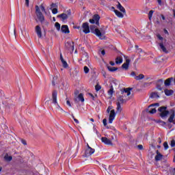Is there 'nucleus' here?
<instances>
[{
  "instance_id": "51",
  "label": "nucleus",
  "mask_w": 175,
  "mask_h": 175,
  "mask_svg": "<svg viewBox=\"0 0 175 175\" xmlns=\"http://www.w3.org/2000/svg\"><path fill=\"white\" fill-rule=\"evenodd\" d=\"M89 95H90V96H91V98H92V99L93 100H95V96H94V94L90 93Z\"/></svg>"
},
{
  "instance_id": "2",
  "label": "nucleus",
  "mask_w": 175,
  "mask_h": 175,
  "mask_svg": "<svg viewBox=\"0 0 175 175\" xmlns=\"http://www.w3.org/2000/svg\"><path fill=\"white\" fill-rule=\"evenodd\" d=\"M58 95V92L57 90H53L52 92V103L53 105H57L58 107V109H59L62 111H64V109L59 107V105H58V102L57 101V96Z\"/></svg>"
},
{
  "instance_id": "13",
  "label": "nucleus",
  "mask_w": 175,
  "mask_h": 175,
  "mask_svg": "<svg viewBox=\"0 0 175 175\" xmlns=\"http://www.w3.org/2000/svg\"><path fill=\"white\" fill-rule=\"evenodd\" d=\"M172 113L170 114V118H168V122L175 125V120H174L175 112L174 111H172Z\"/></svg>"
},
{
  "instance_id": "7",
  "label": "nucleus",
  "mask_w": 175,
  "mask_h": 175,
  "mask_svg": "<svg viewBox=\"0 0 175 175\" xmlns=\"http://www.w3.org/2000/svg\"><path fill=\"white\" fill-rule=\"evenodd\" d=\"M82 29H83V32L85 33V34L87 33H90V25L88 24V23H83L82 24V27H81Z\"/></svg>"
},
{
  "instance_id": "11",
  "label": "nucleus",
  "mask_w": 175,
  "mask_h": 175,
  "mask_svg": "<svg viewBox=\"0 0 175 175\" xmlns=\"http://www.w3.org/2000/svg\"><path fill=\"white\" fill-rule=\"evenodd\" d=\"M84 94L80 93L77 98H75V101L77 103L78 102H84Z\"/></svg>"
},
{
  "instance_id": "3",
  "label": "nucleus",
  "mask_w": 175,
  "mask_h": 175,
  "mask_svg": "<svg viewBox=\"0 0 175 175\" xmlns=\"http://www.w3.org/2000/svg\"><path fill=\"white\" fill-rule=\"evenodd\" d=\"M65 47L70 53H73L75 51V42L73 41H68L65 43Z\"/></svg>"
},
{
  "instance_id": "56",
  "label": "nucleus",
  "mask_w": 175,
  "mask_h": 175,
  "mask_svg": "<svg viewBox=\"0 0 175 175\" xmlns=\"http://www.w3.org/2000/svg\"><path fill=\"white\" fill-rule=\"evenodd\" d=\"M161 17L162 20H163V21L166 20V18L165 17V15L161 14Z\"/></svg>"
},
{
  "instance_id": "59",
  "label": "nucleus",
  "mask_w": 175,
  "mask_h": 175,
  "mask_svg": "<svg viewBox=\"0 0 175 175\" xmlns=\"http://www.w3.org/2000/svg\"><path fill=\"white\" fill-rule=\"evenodd\" d=\"M102 55H105L106 54V51L105 50L101 51Z\"/></svg>"
},
{
  "instance_id": "34",
  "label": "nucleus",
  "mask_w": 175,
  "mask_h": 175,
  "mask_svg": "<svg viewBox=\"0 0 175 175\" xmlns=\"http://www.w3.org/2000/svg\"><path fill=\"white\" fill-rule=\"evenodd\" d=\"M152 14H154V10H150L148 13L149 20H151V18H152Z\"/></svg>"
},
{
  "instance_id": "36",
  "label": "nucleus",
  "mask_w": 175,
  "mask_h": 175,
  "mask_svg": "<svg viewBox=\"0 0 175 175\" xmlns=\"http://www.w3.org/2000/svg\"><path fill=\"white\" fill-rule=\"evenodd\" d=\"M163 147H164V150H167L169 148V144H167V142H165L163 143Z\"/></svg>"
},
{
  "instance_id": "46",
  "label": "nucleus",
  "mask_w": 175,
  "mask_h": 175,
  "mask_svg": "<svg viewBox=\"0 0 175 175\" xmlns=\"http://www.w3.org/2000/svg\"><path fill=\"white\" fill-rule=\"evenodd\" d=\"M157 38L159 40H163V37H162L161 36H160V34H157Z\"/></svg>"
},
{
  "instance_id": "49",
  "label": "nucleus",
  "mask_w": 175,
  "mask_h": 175,
  "mask_svg": "<svg viewBox=\"0 0 175 175\" xmlns=\"http://www.w3.org/2000/svg\"><path fill=\"white\" fill-rule=\"evenodd\" d=\"M138 150H144L143 145L139 144L137 146Z\"/></svg>"
},
{
  "instance_id": "55",
  "label": "nucleus",
  "mask_w": 175,
  "mask_h": 175,
  "mask_svg": "<svg viewBox=\"0 0 175 175\" xmlns=\"http://www.w3.org/2000/svg\"><path fill=\"white\" fill-rule=\"evenodd\" d=\"M60 61L62 62V61H65V59H64V57H62V53L60 54Z\"/></svg>"
},
{
  "instance_id": "15",
  "label": "nucleus",
  "mask_w": 175,
  "mask_h": 175,
  "mask_svg": "<svg viewBox=\"0 0 175 175\" xmlns=\"http://www.w3.org/2000/svg\"><path fill=\"white\" fill-rule=\"evenodd\" d=\"M156 154L157 155L155 156L154 159L157 162H158V161H161V159L163 158V154H161L159 150H157L156 151Z\"/></svg>"
},
{
  "instance_id": "20",
  "label": "nucleus",
  "mask_w": 175,
  "mask_h": 175,
  "mask_svg": "<svg viewBox=\"0 0 175 175\" xmlns=\"http://www.w3.org/2000/svg\"><path fill=\"white\" fill-rule=\"evenodd\" d=\"M172 81H174L173 77L167 79L164 82L165 87H169V85H170V84L172 83Z\"/></svg>"
},
{
  "instance_id": "25",
  "label": "nucleus",
  "mask_w": 175,
  "mask_h": 175,
  "mask_svg": "<svg viewBox=\"0 0 175 175\" xmlns=\"http://www.w3.org/2000/svg\"><path fill=\"white\" fill-rule=\"evenodd\" d=\"M107 68L109 72H116V70H118V68L117 67H111L110 66H107Z\"/></svg>"
},
{
  "instance_id": "29",
  "label": "nucleus",
  "mask_w": 175,
  "mask_h": 175,
  "mask_svg": "<svg viewBox=\"0 0 175 175\" xmlns=\"http://www.w3.org/2000/svg\"><path fill=\"white\" fill-rule=\"evenodd\" d=\"M116 64L118 65L119 64H122V57H118L116 59Z\"/></svg>"
},
{
  "instance_id": "53",
  "label": "nucleus",
  "mask_w": 175,
  "mask_h": 175,
  "mask_svg": "<svg viewBox=\"0 0 175 175\" xmlns=\"http://www.w3.org/2000/svg\"><path fill=\"white\" fill-rule=\"evenodd\" d=\"M66 105H68V106H70V107H72V105L70 104V101L67 100L66 101Z\"/></svg>"
},
{
  "instance_id": "22",
  "label": "nucleus",
  "mask_w": 175,
  "mask_h": 175,
  "mask_svg": "<svg viewBox=\"0 0 175 175\" xmlns=\"http://www.w3.org/2000/svg\"><path fill=\"white\" fill-rule=\"evenodd\" d=\"M164 92H165V94L166 95V96H170V95H173V94H174V91L173 90H167V89H166L165 91H164Z\"/></svg>"
},
{
  "instance_id": "18",
  "label": "nucleus",
  "mask_w": 175,
  "mask_h": 175,
  "mask_svg": "<svg viewBox=\"0 0 175 175\" xmlns=\"http://www.w3.org/2000/svg\"><path fill=\"white\" fill-rule=\"evenodd\" d=\"M117 8L119 9L120 12H122V13H124V14H126V11L125 10V8L122 6V5H121L120 2H118Z\"/></svg>"
},
{
  "instance_id": "19",
  "label": "nucleus",
  "mask_w": 175,
  "mask_h": 175,
  "mask_svg": "<svg viewBox=\"0 0 175 175\" xmlns=\"http://www.w3.org/2000/svg\"><path fill=\"white\" fill-rule=\"evenodd\" d=\"M131 91H132V88H124L122 91V94H124V92H125V94H127V96H129V95H131Z\"/></svg>"
},
{
  "instance_id": "27",
  "label": "nucleus",
  "mask_w": 175,
  "mask_h": 175,
  "mask_svg": "<svg viewBox=\"0 0 175 175\" xmlns=\"http://www.w3.org/2000/svg\"><path fill=\"white\" fill-rule=\"evenodd\" d=\"M144 79V75L140 74L138 76L135 77V80H143Z\"/></svg>"
},
{
  "instance_id": "5",
  "label": "nucleus",
  "mask_w": 175,
  "mask_h": 175,
  "mask_svg": "<svg viewBox=\"0 0 175 175\" xmlns=\"http://www.w3.org/2000/svg\"><path fill=\"white\" fill-rule=\"evenodd\" d=\"M99 20H100V16L99 14H94L92 19L89 20L90 24H96V25L99 26Z\"/></svg>"
},
{
  "instance_id": "30",
  "label": "nucleus",
  "mask_w": 175,
  "mask_h": 175,
  "mask_svg": "<svg viewBox=\"0 0 175 175\" xmlns=\"http://www.w3.org/2000/svg\"><path fill=\"white\" fill-rule=\"evenodd\" d=\"M167 107H160L158 110L160 111V113H163L165 110H167Z\"/></svg>"
},
{
  "instance_id": "39",
  "label": "nucleus",
  "mask_w": 175,
  "mask_h": 175,
  "mask_svg": "<svg viewBox=\"0 0 175 175\" xmlns=\"http://www.w3.org/2000/svg\"><path fill=\"white\" fill-rule=\"evenodd\" d=\"M150 114H155L157 113V109L155 108L152 109L150 111H149Z\"/></svg>"
},
{
  "instance_id": "58",
  "label": "nucleus",
  "mask_w": 175,
  "mask_h": 175,
  "mask_svg": "<svg viewBox=\"0 0 175 175\" xmlns=\"http://www.w3.org/2000/svg\"><path fill=\"white\" fill-rule=\"evenodd\" d=\"M25 4L27 6H29V0H25Z\"/></svg>"
},
{
  "instance_id": "32",
  "label": "nucleus",
  "mask_w": 175,
  "mask_h": 175,
  "mask_svg": "<svg viewBox=\"0 0 175 175\" xmlns=\"http://www.w3.org/2000/svg\"><path fill=\"white\" fill-rule=\"evenodd\" d=\"M150 98H159V95H158V93L153 92L151 94Z\"/></svg>"
},
{
  "instance_id": "21",
  "label": "nucleus",
  "mask_w": 175,
  "mask_h": 175,
  "mask_svg": "<svg viewBox=\"0 0 175 175\" xmlns=\"http://www.w3.org/2000/svg\"><path fill=\"white\" fill-rule=\"evenodd\" d=\"M125 102V100L124 99V96H120L118 98V102L117 103H119V105H122Z\"/></svg>"
},
{
  "instance_id": "33",
  "label": "nucleus",
  "mask_w": 175,
  "mask_h": 175,
  "mask_svg": "<svg viewBox=\"0 0 175 175\" xmlns=\"http://www.w3.org/2000/svg\"><path fill=\"white\" fill-rule=\"evenodd\" d=\"M55 27L56 29H57V31H59V29H61V25L58 22L55 23Z\"/></svg>"
},
{
  "instance_id": "64",
  "label": "nucleus",
  "mask_w": 175,
  "mask_h": 175,
  "mask_svg": "<svg viewBox=\"0 0 175 175\" xmlns=\"http://www.w3.org/2000/svg\"><path fill=\"white\" fill-rule=\"evenodd\" d=\"M51 8H55V3H53L51 5Z\"/></svg>"
},
{
  "instance_id": "6",
  "label": "nucleus",
  "mask_w": 175,
  "mask_h": 175,
  "mask_svg": "<svg viewBox=\"0 0 175 175\" xmlns=\"http://www.w3.org/2000/svg\"><path fill=\"white\" fill-rule=\"evenodd\" d=\"M67 13L68 14L62 13L59 15H57V18H62V21H66V20H68V18H69V16L72 14V11H70V10H68Z\"/></svg>"
},
{
  "instance_id": "41",
  "label": "nucleus",
  "mask_w": 175,
  "mask_h": 175,
  "mask_svg": "<svg viewBox=\"0 0 175 175\" xmlns=\"http://www.w3.org/2000/svg\"><path fill=\"white\" fill-rule=\"evenodd\" d=\"M100 88H102V87H100V85H95V90H96V91H100Z\"/></svg>"
},
{
  "instance_id": "14",
  "label": "nucleus",
  "mask_w": 175,
  "mask_h": 175,
  "mask_svg": "<svg viewBox=\"0 0 175 175\" xmlns=\"http://www.w3.org/2000/svg\"><path fill=\"white\" fill-rule=\"evenodd\" d=\"M62 32L63 33H70V31H69V27L66 25H63L61 28Z\"/></svg>"
},
{
  "instance_id": "24",
  "label": "nucleus",
  "mask_w": 175,
  "mask_h": 175,
  "mask_svg": "<svg viewBox=\"0 0 175 175\" xmlns=\"http://www.w3.org/2000/svg\"><path fill=\"white\" fill-rule=\"evenodd\" d=\"M168 115H169V111L165 109V111L160 113V117H161V118H165V117H167Z\"/></svg>"
},
{
  "instance_id": "50",
  "label": "nucleus",
  "mask_w": 175,
  "mask_h": 175,
  "mask_svg": "<svg viewBox=\"0 0 175 175\" xmlns=\"http://www.w3.org/2000/svg\"><path fill=\"white\" fill-rule=\"evenodd\" d=\"M55 79H57L55 77H53V80L52 81V85H55Z\"/></svg>"
},
{
  "instance_id": "35",
  "label": "nucleus",
  "mask_w": 175,
  "mask_h": 175,
  "mask_svg": "<svg viewBox=\"0 0 175 175\" xmlns=\"http://www.w3.org/2000/svg\"><path fill=\"white\" fill-rule=\"evenodd\" d=\"M62 64L64 68H68V62H66V61L63 60L62 62Z\"/></svg>"
},
{
  "instance_id": "44",
  "label": "nucleus",
  "mask_w": 175,
  "mask_h": 175,
  "mask_svg": "<svg viewBox=\"0 0 175 175\" xmlns=\"http://www.w3.org/2000/svg\"><path fill=\"white\" fill-rule=\"evenodd\" d=\"M103 124L104 126H106L107 125V120L106 118L103 120Z\"/></svg>"
},
{
  "instance_id": "28",
  "label": "nucleus",
  "mask_w": 175,
  "mask_h": 175,
  "mask_svg": "<svg viewBox=\"0 0 175 175\" xmlns=\"http://www.w3.org/2000/svg\"><path fill=\"white\" fill-rule=\"evenodd\" d=\"M4 159L7 161L8 162H10L12 159H13V157L12 156H9L8 154H5L4 157Z\"/></svg>"
},
{
  "instance_id": "12",
  "label": "nucleus",
  "mask_w": 175,
  "mask_h": 175,
  "mask_svg": "<svg viewBox=\"0 0 175 175\" xmlns=\"http://www.w3.org/2000/svg\"><path fill=\"white\" fill-rule=\"evenodd\" d=\"M129 64H131V59H126V62L122 65V69H124V70H128V69H129Z\"/></svg>"
},
{
  "instance_id": "45",
  "label": "nucleus",
  "mask_w": 175,
  "mask_h": 175,
  "mask_svg": "<svg viewBox=\"0 0 175 175\" xmlns=\"http://www.w3.org/2000/svg\"><path fill=\"white\" fill-rule=\"evenodd\" d=\"M171 147H175V140L172 139L170 144Z\"/></svg>"
},
{
  "instance_id": "1",
  "label": "nucleus",
  "mask_w": 175,
  "mask_h": 175,
  "mask_svg": "<svg viewBox=\"0 0 175 175\" xmlns=\"http://www.w3.org/2000/svg\"><path fill=\"white\" fill-rule=\"evenodd\" d=\"M36 14L39 21L43 23L44 22V16H43V14L40 12V8H39L38 5H36Z\"/></svg>"
},
{
  "instance_id": "57",
  "label": "nucleus",
  "mask_w": 175,
  "mask_h": 175,
  "mask_svg": "<svg viewBox=\"0 0 175 175\" xmlns=\"http://www.w3.org/2000/svg\"><path fill=\"white\" fill-rule=\"evenodd\" d=\"M157 2L160 6L162 5V0H157Z\"/></svg>"
},
{
  "instance_id": "17",
  "label": "nucleus",
  "mask_w": 175,
  "mask_h": 175,
  "mask_svg": "<svg viewBox=\"0 0 175 175\" xmlns=\"http://www.w3.org/2000/svg\"><path fill=\"white\" fill-rule=\"evenodd\" d=\"M159 46L163 53H165L166 54L169 53V51H167V49H166L165 45H163V42L159 43Z\"/></svg>"
},
{
  "instance_id": "23",
  "label": "nucleus",
  "mask_w": 175,
  "mask_h": 175,
  "mask_svg": "<svg viewBox=\"0 0 175 175\" xmlns=\"http://www.w3.org/2000/svg\"><path fill=\"white\" fill-rule=\"evenodd\" d=\"M114 13L117 16V17H119L120 18H124V14H122L121 13V12H120V11H118L117 10H114Z\"/></svg>"
},
{
  "instance_id": "9",
  "label": "nucleus",
  "mask_w": 175,
  "mask_h": 175,
  "mask_svg": "<svg viewBox=\"0 0 175 175\" xmlns=\"http://www.w3.org/2000/svg\"><path fill=\"white\" fill-rule=\"evenodd\" d=\"M101 142L102 143H104V144H106L107 146H113V142H111V140L109 139V138L106 137H102Z\"/></svg>"
},
{
  "instance_id": "62",
  "label": "nucleus",
  "mask_w": 175,
  "mask_h": 175,
  "mask_svg": "<svg viewBox=\"0 0 175 175\" xmlns=\"http://www.w3.org/2000/svg\"><path fill=\"white\" fill-rule=\"evenodd\" d=\"M131 76H133V77H136V72H131Z\"/></svg>"
},
{
  "instance_id": "26",
  "label": "nucleus",
  "mask_w": 175,
  "mask_h": 175,
  "mask_svg": "<svg viewBox=\"0 0 175 175\" xmlns=\"http://www.w3.org/2000/svg\"><path fill=\"white\" fill-rule=\"evenodd\" d=\"M117 107H116V113H120L122 111V107H121V104L120 103H116Z\"/></svg>"
},
{
  "instance_id": "54",
  "label": "nucleus",
  "mask_w": 175,
  "mask_h": 175,
  "mask_svg": "<svg viewBox=\"0 0 175 175\" xmlns=\"http://www.w3.org/2000/svg\"><path fill=\"white\" fill-rule=\"evenodd\" d=\"M163 31H164V33H165V35H169V31H167L166 29H164Z\"/></svg>"
},
{
  "instance_id": "61",
  "label": "nucleus",
  "mask_w": 175,
  "mask_h": 175,
  "mask_svg": "<svg viewBox=\"0 0 175 175\" xmlns=\"http://www.w3.org/2000/svg\"><path fill=\"white\" fill-rule=\"evenodd\" d=\"M109 64L111 66H114V65H116V64L113 62H110Z\"/></svg>"
},
{
  "instance_id": "52",
  "label": "nucleus",
  "mask_w": 175,
  "mask_h": 175,
  "mask_svg": "<svg viewBox=\"0 0 175 175\" xmlns=\"http://www.w3.org/2000/svg\"><path fill=\"white\" fill-rule=\"evenodd\" d=\"M111 111V107H108V108L107 109V113H110Z\"/></svg>"
},
{
  "instance_id": "16",
  "label": "nucleus",
  "mask_w": 175,
  "mask_h": 175,
  "mask_svg": "<svg viewBox=\"0 0 175 175\" xmlns=\"http://www.w3.org/2000/svg\"><path fill=\"white\" fill-rule=\"evenodd\" d=\"M36 33H37L38 38H42V29L40 28V26L37 25L36 27Z\"/></svg>"
},
{
  "instance_id": "42",
  "label": "nucleus",
  "mask_w": 175,
  "mask_h": 175,
  "mask_svg": "<svg viewBox=\"0 0 175 175\" xmlns=\"http://www.w3.org/2000/svg\"><path fill=\"white\" fill-rule=\"evenodd\" d=\"M157 84H160V85H163V79H159L157 81Z\"/></svg>"
},
{
  "instance_id": "10",
  "label": "nucleus",
  "mask_w": 175,
  "mask_h": 175,
  "mask_svg": "<svg viewBox=\"0 0 175 175\" xmlns=\"http://www.w3.org/2000/svg\"><path fill=\"white\" fill-rule=\"evenodd\" d=\"M94 33L96 34V36H98L100 39H105V36L102 34V32H100V30L99 29H95Z\"/></svg>"
},
{
  "instance_id": "40",
  "label": "nucleus",
  "mask_w": 175,
  "mask_h": 175,
  "mask_svg": "<svg viewBox=\"0 0 175 175\" xmlns=\"http://www.w3.org/2000/svg\"><path fill=\"white\" fill-rule=\"evenodd\" d=\"M40 9H41L42 12H44V13H46V8H44V6L43 5V4L40 5Z\"/></svg>"
},
{
  "instance_id": "31",
  "label": "nucleus",
  "mask_w": 175,
  "mask_h": 175,
  "mask_svg": "<svg viewBox=\"0 0 175 175\" xmlns=\"http://www.w3.org/2000/svg\"><path fill=\"white\" fill-rule=\"evenodd\" d=\"M113 93L114 89L113 88V86H111V88L108 91V95H110L111 96V95H113Z\"/></svg>"
},
{
  "instance_id": "47",
  "label": "nucleus",
  "mask_w": 175,
  "mask_h": 175,
  "mask_svg": "<svg viewBox=\"0 0 175 175\" xmlns=\"http://www.w3.org/2000/svg\"><path fill=\"white\" fill-rule=\"evenodd\" d=\"M72 118L74 120L75 122H76V124H79V120L76 119L75 118V116L72 115Z\"/></svg>"
},
{
  "instance_id": "63",
  "label": "nucleus",
  "mask_w": 175,
  "mask_h": 175,
  "mask_svg": "<svg viewBox=\"0 0 175 175\" xmlns=\"http://www.w3.org/2000/svg\"><path fill=\"white\" fill-rule=\"evenodd\" d=\"M150 106H159V103H154V104H152Z\"/></svg>"
},
{
  "instance_id": "43",
  "label": "nucleus",
  "mask_w": 175,
  "mask_h": 175,
  "mask_svg": "<svg viewBox=\"0 0 175 175\" xmlns=\"http://www.w3.org/2000/svg\"><path fill=\"white\" fill-rule=\"evenodd\" d=\"M52 13H53V14H57V13H58V9H57V8H53V9L52 10Z\"/></svg>"
},
{
  "instance_id": "38",
  "label": "nucleus",
  "mask_w": 175,
  "mask_h": 175,
  "mask_svg": "<svg viewBox=\"0 0 175 175\" xmlns=\"http://www.w3.org/2000/svg\"><path fill=\"white\" fill-rule=\"evenodd\" d=\"M157 88L159 90V91H162L163 90V88H162V85L157 83Z\"/></svg>"
},
{
  "instance_id": "8",
  "label": "nucleus",
  "mask_w": 175,
  "mask_h": 175,
  "mask_svg": "<svg viewBox=\"0 0 175 175\" xmlns=\"http://www.w3.org/2000/svg\"><path fill=\"white\" fill-rule=\"evenodd\" d=\"M116 118V111L112 109L110 111L109 117V124H113V121Z\"/></svg>"
},
{
  "instance_id": "60",
  "label": "nucleus",
  "mask_w": 175,
  "mask_h": 175,
  "mask_svg": "<svg viewBox=\"0 0 175 175\" xmlns=\"http://www.w3.org/2000/svg\"><path fill=\"white\" fill-rule=\"evenodd\" d=\"M95 28V26H94V25H91L90 26V29H91V31H92V32H94V31H93V29Z\"/></svg>"
},
{
  "instance_id": "37",
  "label": "nucleus",
  "mask_w": 175,
  "mask_h": 175,
  "mask_svg": "<svg viewBox=\"0 0 175 175\" xmlns=\"http://www.w3.org/2000/svg\"><path fill=\"white\" fill-rule=\"evenodd\" d=\"M84 73L87 74L90 72V68H88L86 66L83 67Z\"/></svg>"
},
{
  "instance_id": "48",
  "label": "nucleus",
  "mask_w": 175,
  "mask_h": 175,
  "mask_svg": "<svg viewBox=\"0 0 175 175\" xmlns=\"http://www.w3.org/2000/svg\"><path fill=\"white\" fill-rule=\"evenodd\" d=\"M22 144H23V146H27V141L25 139H21V140Z\"/></svg>"
},
{
  "instance_id": "4",
  "label": "nucleus",
  "mask_w": 175,
  "mask_h": 175,
  "mask_svg": "<svg viewBox=\"0 0 175 175\" xmlns=\"http://www.w3.org/2000/svg\"><path fill=\"white\" fill-rule=\"evenodd\" d=\"M87 148L85 150V157L88 158V157H91L94 152H95V149L91 148L88 144H87Z\"/></svg>"
}]
</instances>
